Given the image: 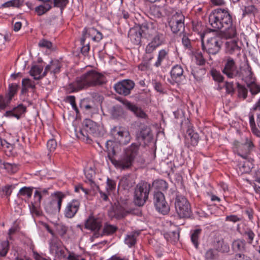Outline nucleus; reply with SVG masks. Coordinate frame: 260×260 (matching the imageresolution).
Segmentation results:
<instances>
[{"label":"nucleus","mask_w":260,"mask_h":260,"mask_svg":"<svg viewBox=\"0 0 260 260\" xmlns=\"http://www.w3.org/2000/svg\"><path fill=\"white\" fill-rule=\"evenodd\" d=\"M153 185L156 189L160 190H165L168 188V183L164 180H155L153 182Z\"/></svg>","instance_id":"nucleus-45"},{"label":"nucleus","mask_w":260,"mask_h":260,"mask_svg":"<svg viewBox=\"0 0 260 260\" xmlns=\"http://www.w3.org/2000/svg\"><path fill=\"white\" fill-rule=\"evenodd\" d=\"M239 69L243 76L241 77H238V78H241L242 79L244 78H248L249 79H251L252 78L253 73L252 72L251 68L248 63L245 66L243 69L241 68Z\"/></svg>","instance_id":"nucleus-39"},{"label":"nucleus","mask_w":260,"mask_h":260,"mask_svg":"<svg viewBox=\"0 0 260 260\" xmlns=\"http://www.w3.org/2000/svg\"><path fill=\"white\" fill-rule=\"evenodd\" d=\"M186 141H190V145L195 146L198 145L199 140V136L197 133H195L191 128H188L185 135Z\"/></svg>","instance_id":"nucleus-27"},{"label":"nucleus","mask_w":260,"mask_h":260,"mask_svg":"<svg viewBox=\"0 0 260 260\" xmlns=\"http://www.w3.org/2000/svg\"><path fill=\"white\" fill-rule=\"evenodd\" d=\"M87 37L91 38L93 41L99 42L103 38V34L94 27H85L82 31V42Z\"/></svg>","instance_id":"nucleus-19"},{"label":"nucleus","mask_w":260,"mask_h":260,"mask_svg":"<svg viewBox=\"0 0 260 260\" xmlns=\"http://www.w3.org/2000/svg\"><path fill=\"white\" fill-rule=\"evenodd\" d=\"M9 250V242L7 241H3L0 244V256H5Z\"/></svg>","instance_id":"nucleus-51"},{"label":"nucleus","mask_w":260,"mask_h":260,"mask_svg":"<svg viewBox=\"0 0 260 260\" xmlns=\"http://www.w3.org/2000/svg\"><path fill=\"white\" fill-rule=\"evenodd\" d=\"M241 47L235 40L227 41L225 43V51L227 54L233 55L236 54L238 56L241 55Z\"/></svg>","instance_id":"nucleus-22"},{"label":"nucleus","mask_w":260,"mask_h":260,"mask_svg":"<svg viewBox=\"0 0 260 260\" xmlns=\"http://www.w3.org/2000/svg\"><path fill=\"white\" fill-rule=\"evenodd\" d=\"M236 84L237 98L241 101L246 100L248 96V88L239 82H237Z\"/></svg>","instance_id":"nucleus-29"},{"label":"nucleus","mask_w":260,"mask_h":260,"mask_svg":"<svg viewBox=\"0 0 260 260\" xmlns=\"http://www.w3.org/2000/svg\"><path fill=\"white\" fill-rule=\"evenodd\" d=\"M4 169L6 170L8 172L13 174L18 171V167L17 165L15 164L6 162L4 165Z\"/></svg>","instance_id":"nucleus-48"},{"label":"nucleus","mask_w":260,"mask_h":260,"mask_svg":"<svg viewBox=\"0 0 260 260\" xmlns=\"http://www.w3.org/2000/svg\"><path fill=\"white\" fill-rule=\"evenodd\" d=\"M135 85L134 82L131 80H123L115 84L114 89L117 93L127 96L131 93Z\"/></svg>","instance_id":"nucleus-15"},{"label":"nucleus","mask_w":260,"mask_h":260,"mask_svg":"<svg viewBox=\"0 0 260 260\" xmlns=\"http://www.w3.org/2000/svg\"><path fill=\"white\" fill-rule=\"evenodd\" d=\"M84 174L86 178L91 182V183H94L93 177L95 175V171L91 167L87 168L85 170Z\"/></svg>","instance_id":"nucleus-52"},{"label":"nucleus","mask_w":260,"mask_h":260,"mask_svg":"<svg viewBox=\"0 0 260 260\" xmlns=\"http://www.w3.org/2000/svg\"><path fill=\"white\" fill-rule=\"evenodd\" d=\"M153 203L156 210L164 215L170 211V207L166 201L164 193L159 190L155 191L153 193Z\"/></svg>","instance_id":"nucleus-13"},{"label":"nucleus","mask_w":260,"mask_h":260,"mask_svg":"<svg viewBox=\"0 0 260 260\" xmlns=\"http://www.w3.org/2000/svg\"><path fill=\"white\" fill-rule=\"evenodd\" d=\"M244 235L248 237L247 242L249 244H251L253 242L254 237L255 236L254 233L250 229H248L245 231Z\"/></svg>","instance_id":"nucleus-62"},{"label":"nucleus","mask_w":260,"mask_h":260,"mask_svg":"<svg viewBox=\"0 0 260 260\" xmlns=\"http://www.w3.org/2000/svg\"><path fill=\"white\" fill-rule=\"evenodd\" d=\"M224 87L226 90V93L231 95H234L235 92V88L233 82L226 81L224 83Z\"/></svg>","instance_id":"nucleus-50"},{"label":"nucleus","mask_w":260,"mask_h":260,"mask_svg":"<svg viewBox=\"0 0 260 260\" xmlns=\"http://www.w3.org/2000/svg\"><path fill=\"white\" fill-rule=\"evenodd\" d=\"M106 147L109 159L116 168L125 170L132 166L134 160L125 154H123L119 159H116L113 157V156L116 154V150L114 147V142L112 140L107 141Z\"/></svg>","instance_id":"nucleus-3"},{"label":"nucleus","mask_w":260,"mask_h":260,"mask_svg":"<svg viewBox=\"0 0 260 260\" xmlns=\"http://www.w3.org/2000/svg\"><path fill=\"white\" fill-rule=\"evenodd\" d=\"M219 256L218 252L214 249L210 248L205 253L206 260H216Z\"/></svg>","instance_id":"nucleus-42"},{"label":"nucleus","mask_w":260,"mask_h":260,"mask_svg":"<svg viewBox=\"0 0 260 260\" xmlns=\"http://www.w3.org/2000/svg\"><path fill=\"white\" fill-rule=\"evenodd\" d=\"M102 226L101 219L94 216L92 214H90L85 221V229L94 232V233L99 232Z\"/></svg>","instance_id":"nucleus-18"},{"label":"nucleus","mask_w":260,"mask_h":260,"mask_svg":"<svg viewBox=\"0 0 260 260\" xmlns=\"http://www.w3.org/2000/svg\"><path fill=\"white\" fill-rule=\"evenodd\" d=\"M64 197L65 194L59 191L52 194L49 199L44 202V206L46 212L51 215L58 213Z\"/></svg>","instance_id":"nucleus-4"},{"label":"nucleus","mask_w":260,"mask_h":260,"mask_svg":"<svg viewBox=\"0 0 260 260\" xmlns=\"http://www.w3.org/2000/svg\"><path fill=\"white\" fill-rule=\"evenodd\" d=\"M60 240L55 235L52 236L49 242L50 251H57L60 247Z\"/></svg>","instance_id":"nucleus-38"},{"label":"nucleus","mask_w":260,"mask_h":260,"mask_svg":"<svg viewBox=\"0 0 260 260\" xmlns=\"http://www.w3.org/2000/svg\"><path fill=\"white\" fill-rule=\"evenodd\" d=\"M191 73L196 80L200 81L205 74V70L199 67H196L191 69Z\"/></svg>","instance_id":"nucleus-36"},{"label":"nucleus","mask_w":260,"mask_h":260,"mask_svg":"<svg viewBox=\"0 0 260 260\" xmlns=\"http://www.w3.org/2000/svg\"><path fill=\"white\" fill-rule=\"evenodd\" d=\"M247 86L252 96H254L260 92V84L255 82H251L248 83Z\"/></svg>","instance_id":"nucleus-41"},{"label":"nucleus","mask_w":260,"mask_h":260,"mask_svg":"<svg viewBox=\"0 0 260 260\" xmlns=\"http://www.w3.org/2000/svg\"><path fill=\"white\" fill-rule=\"evenodd\" d=\"M105 76L94 70H90L76 78L68 87L70 93L77 92L91 86L102 85L106 82Z\"/></svg>","instance_id":"nucleus-1"},{"label":"nucleus","mask_w":260,"mask_h":260,"mask_svg":"<svg viewBox=\"0 0 260 260\" xmlns=\"http://www.w3.org/2000/svg\"><path fill=\"white\" fill-rule=\"evenodd\" d=\"M11 101L8 100V98L6 96L4 97L0 95V110H4L10 104Z\"/></svg>","instance_id":"nucleus-56"},{"label":"nucleus","mask_w":260,"mask_h":260,"mask_svg":"<svg viewBox=\"0 0 260 260\" xmlns=\"http://www.w3.org/2000/svg\"><path fill=\"white\" fill-rule=\"evenodd\" d=\"M53 2L54 7L59 8L61 13H62L63 10L69 3V0H53Z\"/></svg>","instance_id":"nucleus-46"},{"label":"nucleus","mask_w":260,"mask_h":260,"mask_svg":"<svg viewBox=\"0 0 260 260\" xmlns=\"http://www.w3.org/2000/svg\"><path fill=\"white\" fill-rule=\"evenodd\" d=\"M98 129L95 122L89 119H86L84 120L82 128L80 131V138L90 143L92 141L91 137L97 135Z\"/></svg>","instance_id":"nucleus-10"},{"label":"nucleus","mask_w":260,"mask_h":260,"mask_svg":"<svg viewBox=\"0 0 260 260\" xmlns=\"http://www.w3.org/2000/svg\"><path fill=\"white\" fill-rule=\"evenodd\" d=\"M68 230V226L62 224H58L56 227V231L61 238H63L64 236Z\"/></svg>","instance_id":"nucleus-53"},{"label":"nucleus","mask_w":260,"mask_h":260,"mask_svg":"<svg viewBox=\"0 0 260 260\" xmlns=\"http://www.w3.org/2000/svg\"><path fill=\"white\" fill-rule=\"evenodd\" d=\"M175 207L180 218H188L191 216V206L187 199L181 194H177L175 199Z\"/></svg>","instance_id":"nucleus-5"},{"label":"nucleus","mask_w":260,"mask_h":260,"mask_svg":"<svg viewBox=\"0 0 260 260\" xmlns=\"http://www.w3.org/2000/svg\"><path fill=\"white\" fill-rule=\"evenodd\" d=\"M222 43V40L219 37H211L207 41L206 43L202 40V48L208 54L215 55L219 52Z\"/></svg>","instance_id":"nucleus-11"},{"label":"nucleus","mask_w":260,"mask_h":260,"mask_svg":"<svg viewBox=\"0 0 260 260\" xmlns=\"http://www.w3.org/2000/svg\"><path fill=\"white\" fill-rule=\"evenodd\" d=\"M164 237L168 241L175 242L178 240L179 234L177 231L169 232L165 234Z\"/></svg>","instance_id":"nucleus-43"},{"label":"nucleus","mask_w":260,"mask_h":260,"mask_svg":"<svg viewBox=\"0 0 260 260\" xmlns=\"http://www.w3.org/2000/svg\"><path fill=\"white\" fill-rule=\"evenodd\" d=\"M214 246L217 251L222 253L228 252L230 250L229 245L225 243L223 239L217 241L214 244Z\"/></svg>","instance_id":"nucleus-35"},{"label":"nucleus","mask_w":260,"mask_h":260,"mask_svg":"<svg viewBox=\"0 0 260 260\" xmlns=\"http://www.w3.org/2000/svg\"><path fill=\"white\" fill-rule=\"evenodd\" d=\"M140 234L139 232H132L127 235L124 239L125 243L128 245L129 247L134 246L136 243L137 238Z\"/></svg>","instance_id":"nucleus-33"},{"label":"nucleus","mask_w":260,"mask_h":260,"mask_svg":"<svg viewBox=\"0 0 260 260\" xmlns=\"http://www.w3.org/2000/svg\"><path fill=\"white\" fill-rule=\"evenodd\" d=\"M117 100L122 103L128 110L133 112L137 117L142 119H147L148 118V116L145 112L136 105L120 97L117 98Z\"/></svg>","instance_id":"nucleus-17"},{"label":"nucleus","mask_w":260,"mask_h":260,"mask_svg":"<svg viewBox=\"0 0 260 260\" xmlns=\"http://www.w3.org/2000/svg\"><path fill=\"white\" fill-rule=\"evenodd\" d=\"M221 71L224 75L230 79H234L243 76L237 68L235 60L230 56H226L223 59Z\"/></svg>","instance_id":"nucleus-7"},{"label":"nucleus","mask_w":260,"mask_h":260,"mask_svg":"<svg viewBox=\"0 0 260 260\" xmlns=\"http://www.w3.org/2000/svg\"><path fill=\"white\" fill-rule=\"evenodd\" d=\"M110 114L114 119H120L125 117L124 111L120 105L113 106L110 110Z\"/></svg>","instance_id":"nucleus-32"},{"label":"nucleus","mask_w":260,"mask_h":260,"mask_svg":"<svg viewBox=\"0 0 260 260\" xmlns=\"http://www.w3.org/2000/svg\"><path fill=\"white\" fill-rule=\"evenodd\" d=\"M169 50L167 48L162 49L158 51L157 60L154 64L155 67H160L164 60L169 59Z\"/></svg>","instance_id":"nucleus-31"},{"label":"nucleus","mask_w":260,"mask_h":260,"mask_svg":"<svg viewBox=\"0 0 260 260\" xmlns=\"http://www.w3.org/2000/svg\"><path fill=\"white\" fill-rule=\"evenodd\" d=\"M211 75L215 81L217 82H222L224 80V77L221 73L215 70L211 71Z\"/></svg>","instance_id":"nucleus-49"},{"label":"nucleus","mask_w":260,"mask_h":260,"mask_svg":"<svg viewBox=\"0 0 260 260\" xmlns=\"http://www.w3.org/2000/svg\"><path fill=\"white\" fill-rule=\"evenodd\" d=\"M256 10L255 6L253 5H249L245 7L244 9L243 10V15L244 16L246 15L254 14Z\"/></svg>","instance_id":"nucleus-59"},{"label":"nucleus","mask_w":260,"mask_h":260,"mask_svg":"<svg viewBox=\"0 0 260 260\" xmlns=\"http://www.w3.org/2000/svg\"><path fill=\"white\" fill-rule=\"evenodd\" d=\"M139 147L140 144L135 143H132L125 149L124 154L134 161L135 158L138 155Z\"/></svg>","instance_id":"nucleus-26"},{"label":"nucleus","mask_w":260,"mask_h":260,"mask_svg":"<svg viewBox=\"0 0 260 260\" xmlns=\"http://www.w3.org/2000/svg\"><path fill=\"white\" fill-rule=\"evenodd\" d=\"M201 229H196L190 232V239L192 243L196 249L199 248V238L202 233Z\"/></svg>","instance_id":"nucleus-34"},{"label":"nucleus","mask_w":260,"mask_h":260,"mask_svg":"<svg viewBox=\"0 0 260 260\" xmlns=\"http://www.w3.org/2000/svg\"><path fill=\"white\" fill-rule=\"evenodd\" d=\"M80 43L81 45L82 46L81 51V53L85 56L87 55L88 53V52L90 49V46H89V42H88L87 43H86L85 40H84V42H82V38L80 40Z\"/></svg>","instance_id":"nucleus-57"},{"label":"nucleus","mask_w":260,"mask_h":260,"mask_svg":"<svg viewBox=\"0 0 260 260\" xmlns=\"http://www.w3.org/2000/svg\"><path fill=\"white\" fill-rule=\"evenodd\" d=\"M26 111V107L22 104H19L12 110L7 111L4 114L6 117H14L19 119L21 115Z\"/></svg>","instance_id":"nucleus-25"},{"label":"nucleus","mask_w":260,"mask_h":260,"mask_svg":"<svg viewBox=\"0 0 260 260\" xmlns=\"http://www.w3.org/2000/svg\"><path fill=\"white\" fill-rule=\"evenodd\" d=\"M143 38L149 39L151 41L145 48V53L147 55L152 54L156 49L164 44V37L162 34L158 32L156 24L151 22H144L139 24Z\"/></svg>","instance_id":"nucleus-2"},{"label":"nucleus","mask_w":260,"mask_h":260,"mask_svg":"<svg viewBox=\"0 0 260 260\" xmlns=\"http://www.w3.org/2000/svg\"><path fill=\"white\" fill-rule=\"evenodd\" d=\"M38 45L41 48L50 49L52 46V44L49 41L45 39H42L40 41Z\"/></svg>","instance_id":"nucleus-60"},{"label":"nucleus","mask_w":260,"mask_h":260,"mask_svg":"<svg viewBox=\"0 0 260 260\" xmlns=\"http://www.w3.org/2000/svg\"><path fill=\"white\" fill-rule=\"evenodd\" d=\"M116 183L115 181L109 178L107 180V190L108 191H112L115 189Z\"/></svg>","instance_id":"nucleus-58"},{"label":"nucleus","mask_w":260,"mask_h":260,"mask_svg":"<svg viewBox=\"0 0 260 260\" xmlns=\"http://www.w3.org/2000/svg\"><path fill=\"white\" fill-rule=\"evenodd\" d=\"M150 98V93L147 91H143L137 95V98L140 101L147 102Z\"/></svg>","instance_id":"nucleus-54"},{"label":"nucleus","mask_w":260,"mask_h":260,"mask_svg":"<svg viewBox=\"0 0 260 260\" xmlns=\"http://www.w3.org/2000/svg\"><path fill=\"white\" fill-rule=\"evenodd\" d=\"M150 189V184L146 181H141L137 185L134 199L135 205L139 207L144 205L148 199Z\"/></svg>","instance_id":"nucleus-6"},{"label":"nucleus","mask_w":260,"mask_h":260,"mask_svg":"<svg viewBox=\"0 0 260 260\" xmlns=\"http://www.w3.org/2000/svg\"><path fill=\"white\" fill-rule=\"evenodd\" d=\"M47 147L49 151H54L57 147V142L54 139H50L48 141Z\"/></svg>","instance_id":"nucleus-61"},{"label":"nucleus","mask_w":260,"mask_h":260,"mask_svg":"<svg viewBox=\"0 0 260 260\" xmlns=\"http://www.w3.org/2000/svg\"><path fill=\"white\" fill-rule=\"evenodd\" d=\"M245 246L246 241L243 239L235 240L232 244V248L234 252L242 254L246 251Z\"/></svg>","instance_id":"nucleus-28"},{"label":"nucleus","mask_w":260,"mask_h":260,"mask_svg":"<svg viewBox=\"0 0 260 260\" xmlns=\"http://www.w3.org/2000/svg\"><path fill=\"white\" fill-rule=\"evenodd\" d=\"M118 230V228L114 225H112L108 222H106L101 232H96L94 233L93 237L94 238H98L99 237H103L104 236H109L113 235Z\"/></svg>","instance_id":"nucleus-23"},{"label":"nucleus","mask_w":260,"mask_h":260,"mask_svg":"<svg viewBox=\"0 0 260 260\" xmlns=\"http://www.w3.org/2000/svg\"><path fill=\"white\" fill-rule=\"evenodd\" d=\"M131 212L130 210L126 209L121 205H119L116 207L114 211V214L117 218L121 219L126 216Z\"/></svg>","instance_id":"nucleus-37"},{"label":"nucleus","mask_w":260,"mask_h":260,"mask_svg":"<svg viewBox=\"0 0 260 260\" xmlns=\"http://www.w3.org/2000/svg\"><path fill=\"white\" fill-rule=\"evenodd\" d=\"M231 260H251V259L245 256L243 254L237 253Z\"/></svg>","instance_id":"nucleus-64"},{"label":"nucleus","mask_w":260,"mask_h":260,"mask_svg":"<svg viewBox=\"0 0 260 260\" xmlns=\"http://www.w3.org/2000/svg\"><path fill=\"white\" fill-rule=\"evenodd\" d=\"M110 135L114 141V146L115 143L120 145H125L127 144L131 140V136L129 131L124 127L117 125L114 126L110 131Z\"/></svg>","instance_id":"nucleus-8"},{"label":"nucleus","mask_w":260,"mask_h":260,"mask_svg":"<svg viewBox=\"0 0 260 260\" xmlns=\"http://www.w3.org/2000/svg\"><path fill=\"white\" fill-rule=\"evenodd\" d=\"M152 137L150 128L147 126L142 127L140 131L137 133V138L143 141L149 142Z\"/></svg>","instance_id":"nucleus-30"},{"label":"nucleus","mask_w":260,"mask_h":260,"mask_svg":"<svg viewBox=\"0 0 260 260\" xmlns=\"http://www.w3.org/2000/svg\"><path fill=\"white\" fill-rule=\"evenodd\" d=\"M80 202L77 200H73L68 203L64 211V216L68 218L74 217L78 212Z\"/></svg>","instance_id":"nucleus-20"},{"label":"nucleus","mask_w":260,"mask_h":260,"mask_svg":"<svg viewBox=\"0 0 260 260\" xmlns=\"http://www.w3.org/2000/svg\"><path fill=\"white\" fill-rule=\"evenodd\" d=\"M223 21L221 23V29H223L224 36L226 38H233L236 37L237 31L236 27L233 25L232 16L228 9H222Z\"/></svg>","instance_id":"nucleus-9"},{"label":"nucleus","mask_w":260,"mask_h":260,"mask_svg":"<svg viewBox=\"0 0 260 260\" xmlns=\"http://www.w3.org/2000/svg\"><path fill=\"white\" fill-rule=\"evenodd\" d=\"M183 70L180 65L173 66L171 71V76L173 80L176 83H180L185 79Z\"/></svg>","instance_id":"nucleus-24"},{"label":"nucleus","mask_w":260,"mask_h":260,"mask_svg":"<svg viewBox=\"0 0 260 260\" xmlns=\"http://www.w3.org/2000/svg\"><path fill=\"white\" fill-rule=\"evenodd\" d=\"M24 0H12L5 3V5L8 6H13L16 7H19L23 3Z\"/></svg>","instance_id":"nucleus-63"},{"label":"nucleus","mask_w":260,"mask_h":260,"mask_svg":"<svg viewBox=\"0 0 260 260\" xmlns=\"http://www.w3.org/2000/svg\"><path fill=\"white\" fill-rule=\"evenodd\" d=\"M33 189L32 187H23L19 190L18 195L25 196L29 199L32 196Z\"/></svg>","instance_id":"nucleus-44"},{"label":"nucleus","mask_w":260,"mask_h":260,"mask_svg":"<svg viewBox=\"0 0 260 260\" xmlns=\"http://www.w3.org/2000/svg\"><path fill=\"white\" fill-rule=\"evenodd\" d=\"M223 21L222 9L214 10L209 16V22L214 30L221 29V23Z\"/></svg>","instance_id":"nucleus-16"},{"label":"nucleus","mask_w":260,"mask_h":260,"mask_svg":"<svg viewBox=\"0 0 260 260\" xmlns=\"http://www.w3.org/2000/svg\"><path fill=\"white\" fill-rule=\"evenodd\" d=\"M43 69V68L42 66H34L31 67L29 71L30 75L34 77V79H35V77H38V76L41 75Z\"/></svg>","instance_id":"nucleus-47"},{"label":"nucleus","mask_w":260,"mask_h":260,"mask_svg":"<svg viewBox=\"0 0 260 260\" xmlns=\"http://www.w3.org/2000/svg\"><path fill=\"white\" fill-rule=\"evenodd\" d=\"M184 15L180 11L176 12L172 15L169 24L174 34L181 32L184 31Z\"/></svg>","instance_id":"nucleus-14"},{"label":"nucleus","mask_w":260,"mask_h":260,"mask_svg":"<svg viewBox=\"0 0 260 260\" xmlns=\"http://www.w3.org/2000/svg\"><path fill=\"white\" fill-rule=\"evenodd\" d=\"M234 145L235 148V151L237 152L238 155L245 159L248 158L249 154L254 147L252 140L247 138L243 143L235 141L234 142Z\"/></svg>","instance_id":"nucleus-12"},{"label":"nucleus","mask_w":260,"mask_h":260,"mask_svg":"<svg viewBox=\"0 0 260 260\" xmlns=\"http://www.w3.org/2000/svg\"><path fill=\"white\" fill-rule=\"evenodd\" d=\"M18 87V85L15 83L9 84L8 88V92L6 95V96L8 98L9 101H11L12 98L16 94V93L17 92Z\"/></svg>","instance_id":"nucleus-40"},{"label":"nucleus","mask_w":260,"mask_h":260,"mask_svg":"<svg viewBox=\"0 0 260 260\" xmlns=\"http://www.w3.org/2000/svg\"><path fill=\"white\" fill-rule=\"evenodd\" d=\"M52 71L51 73L53 74H56L60 72V69L61 68V64L58 60L52 61Z\"/></svg>","instance_id":"nucleus-55"},{"label":"nucleus","mask_w":260,"mask_h":260,"mask_svg":"<svg viewBox=\"0 0 260 260\" xmlns=\"http://www.w3.org/2000/svg\"><path fill=\"white\" fill-rule=\"evenodd\" d=\"M128 37L133 44L139 45L141 44V39L143 36L139 24L130 28L128 33Z\"/></svg>","instance_id":"nucleus-21"}]
</instances>
